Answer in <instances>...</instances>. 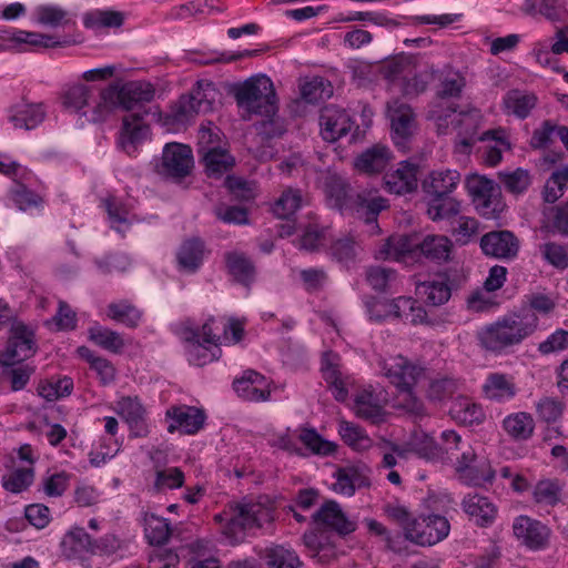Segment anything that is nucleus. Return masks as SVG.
I'll return each mask as SVG.
<instances>
[{
    "label": "nucleus",
    "instance_id": "nucleus-24",
    "mask_svg": "<svg viewBox=\"0 0 568 568\" xmlns=\"http://www.w3.org/2000/svg\"><path fill=\"white\" fill-rule=\"evenodd\" d=\"M47 114L42 102L31 103L21 101L10 108L9 120L14 128L32 130L43 122Z\"/></svg>",
    "mask_w": 568,
    "mask_h": 568
},
{
    "label": "nucleus",
    "instance_id": "nucleus-49",
    "mask_svg": "<svg viewBox=\"0 0 568 568\" xmlns=\"http://www.w3.org/2000/svg\"><path fill=\"white\" fill-rule=\"evenodd\" d=\"M338 434L346 445L356 450L367 449L372 445V440L365 430L353 423L346 420L339 422Z\"/></svg>",
    "mask_w": 568,
    "mask_h": 568
},
{
    "label": "nucleus",
    "instance_id": "nucleus-31",
    "mask_svg": "<svg viewBox=\"0 0 568 568\" xmlns=\"http://www.w3.org/2000/svg\"><path fill=\"white\" fill-rule=\"evenodd\" d=\"M483 392L488 399L504 403L516 396L517 388L511 377L500 373H491L483 385Z\"/></svg>",
    "mask_w": 568,
    "mask_h": 568
},
{
    "label": "nucleus",
    "instance_id": "nucleus-47",
    "mask_svg": "<svg viewBox=\"0 0 568 568\" xmlns=\"http://www.w3.org/2000/svg\"><path fill=\"white\" fill-rule=\"evenodd\" d=\"M438 70L433 67L427 68L419 73H416L413 78H403L400 84V91L405 97H416L426 91L428 84L436 80Z\"/></svg>",
    "mask_w": 568,
    "mask_h": 568
},
{
    "label": "nucleus",
    "instance_id": "nucleus-17",
    "mask_svg": "<svg viewBox=\"0 0 568 568\" xmlns=\"http://www.w3.org/2000/svg\"><path fill=\"white\" fill-rule=\"evenodd\" d=\"M312 518L316 524L323 525L343 537L354 532L357 528L356 521L348 519L335 500L325 501Z\"/></svg>",
    "mask_w": 568,
    "mask_h": 568
},
{
    "label": "nucleus",
    "instance_id": "nucleus-36",
    "mask_svg": "<svg viewBox=\"0 0 568 568\" xmlns=\"http://www.w3.org/2000/svg\"><path fill=\"white\" fill-rule=\"evenodd\" d=\"M414 298L399 296L392 301H375L368 307L371 320L376 322L384 321L389 316L400 317V313L405 310H412Z\"/></svg>",
    "mask_w": 568,
    "mask_h": 568
},
{
    "label": "nucleus",
    "instance_id": "nucleus-60",
    "mask_svg": "<svg viewBox=\"0 0 568 568\" xmlns=\"http://www.w3.org/2000/svg\"><path fill=\"white\" fill-rule=\"evenodd\" d=\"M329 255L336 262L348 267L356 260V247L354 240L348 236L335 240L329 246Z\"/></svg>",
    "mask_w": 568,
    "mask_h": 568
},
{
    "label": "nucleus",
    "instance_id": "nucleus-19",
    "mask_svg": "<svg viewBox=\"0 0 568 568\" xmlns=\"http://www.w3.org/2000/svg\"><path fill=\"white\" fill-rule=\"evenodd\" d=\"M150 126L145 123L142 113H131L123 118L118 144L126 154L135 152L149 135Z\"/></svg>",
    "mask_w": 568,
    "mask_h": 568
},
{
    "label": "nucleus",
    "instance_id": "nucleus-23",
    "mask_svg": "<svg viewBox=\"0 0 568 568\" xmlns=\"http://www.w3.org/2000/svg\"><path fill=\"white\" fill-rule=\"evenodd\" d=\"M418 245L419 242L413 235H393L382 244L377 256L383 260L406 261L417 255Z\"/></svg>",
    "mask_w": 568,
    "mask_h": 568
},
{
    "label": "nucleus",
    "instance_id": "nucleus-50",
    "mask_svg": "<svg viewBox=\"0 0 568 568\" xmlns=\"http://www.w3.org/2000/svg\"><path fill=\"white\" fill-rule=\"evenodd\" d=\"M108 316L128 327H136L142 313L130 302L121 301L108 305Z\"/></svg>",
    "mask_w": 568,
    "mask_h": 568
},
{
    "label": "nucleus",
    "instance_id": "nucleus-29",
    "mask_svg": "<svg viewBox=\"0 0 568 568\" xmlns=\"http://www.w3.org/2000/svg\"><path fill=\"white\" fill-rule=\"evenodd\" d=\"M338 356L333 352L324 353L322 357V375L328 388L332 390L334 398L337 402H345L348 397V390L346 384L342 378V374L338 369L337 361Z\"/></svg>",
    "mask_w": 568,
    "mask_h": 568
},
{
    "label": "nucleus",
    "instance_id": "nucleus-11",
    "mask_svg": "<svg viewBox=\"0 0 568 568\" xmlns=\"http://www.w3.org/2000/svg\"><path fill=\"white\" fill-rule=\"evenodd\" d=\"M11 335L7 347L0 356L2 366H12L32 357L37 352V342L33 329L23 323H16L11 327Z\"/></svg>",
    "mask_w": 568,
    "mask_h": 568
},
{
    "label": "nucleus",
    "instance_id": "nucleus-37",
    "mask_svg": "<svg viewBox=\"0 0 568 568\" xmlns=\"http://www.w3.org/2000/svg\"><path fill=\"white\" fill-rule=\"evenodd\" d=\"M503 427L511 438L516 440H527L532 436L535 422L530 414L519 412L505 417Z\"/></svg>",
    "mask_w": 568,
    "mask_h": 568
},
{
    "label": "nucleus",
    "instance_id": "nucleus-13",
    "mask_svg": "<svg viewBox=\"0 0 568 568\" xmlns=\"http://www.w3.org/2000/svg\"><path fill=\"white\" fill-rule=\"evenodd\" d=\"M109 99L118 98L120 108L131 111L154 99L155 88L145 81H129L122 85L112 84L106 93Z\"/></svg>",
    "mask_w": 568,
    "mask_h": 568
},
{
    "label": "nucleus",
    "instance_id": "nucleus-28",
    "mask_svg": "<svg viewBox=\"0 0 568 568\" xmlns=\"http://www.w3.org/2000/svg\"><path fill=\"white\" fill-rule=\"evenodd\" d=\"M390 160V150L385 145L375 144L355 159V168L366 174H377L386 169Z\"/></svg>",
    "mask_w": 568,
    "mask_h": 568
},
{
    "label": "nucleus",
    "instance_id": "nucleus-14",
    "mask_svg": "<svg viewBox=\"0 0 568 568\" xmlns=\"http://www.w3.org/2000/svg\"><path fill=\"white\" fill-rule=\"evenodd\" d=\"M513 531L523 545L532 550L546 548L550 537V529L545 524L528 516H518Z\"/></svg>",
    "mask_w": 568,
    "mask_h": 568
},
{
    "label": "nucleus",
    "instance_id": "nucleus-16",
    "mask_svg": "<svg viewBox=\"0 0 568 568\" xmlns=\"http://www.w3.org/2000/svg\"><path fill=\"white\" fill-rule=\"evenodd\" d=\"M480 248L487 256L510 260L517 256L519 241L510 231H491L481 236Z\"/></svg>",
    "mask_w": 568,
    "mask_h": 568
},
{
    "label": "nucleus",
    "instance_id": "nucleus-51",
    "mask_svg": "<svg viewBox=\"0 0 568 568\" xmlns=\"http://www.w3.org/2000/svg\"><path fill=\"white\" fill-rule=\"evenodd\" d=\"M92 93V88L85 84L71 85L62 95L63 106L69 111L78 113L89 104Z\"/></svg>",
    "mask_w": 568,
    "mask_h": 568
},
{
    "label": "nucleus",
    "instance_id": "nucleus-22",
    "mask_svg": "<svg viewBox=\"0 0 568 568\" xmlns=\"http://www.w3.org/2000/svg\"><path fill=\"white\" fill-rule=\"evenodd\" d=\"M417 171L416 164L402 161L396 170L384 175L386 190L397 195L415 191L417 189Z\"/></svg>",
    "mask_w": 568,
    "mask_h": 568
},
{
    "label": "nucleus",
    "instance_id": "nucleus-25",
    "mask_svg": "<svg viewBox=\"0 0 568 568\" xmlns=\"http://www.w3.org/2000/svg\"><path fill=\"white\" fill-rule=\"evenodd\" d=\"M460 182V173L456 170L432 171L423 181V191L429 197L450 195Z\"/></svg>",
    "mask_w": 568,
    "mask_h": 568
},
{
    "label": "nucleus",
    "instance_id": "nucleus-2",
    "mask_svg": "<svg viewBox=\"0 0 568 568\" xmlns=\"http://www.w3.org/2000/svg\"><path fill=\"white\" fill-rule=\"evenodd\" d=\"M211 87V81L199 80L189 93L171 103L166 112L158 111L159 122L169 131L185 129L200 112L211 110L212 102L206 94Z\"/></svg>",
    "mask_w": 568,
    "mask_h": 568
},
{
    "label": "nucleus",
    "instance_id": "nucleus-20",
    "mask_svg": "<svg viewBox=\"0 0 568 568\" xmlns=\"http://www.w3.org/2000/svg\"><path fill=\"white\" fill-rule=\"evenodd\" d=\"M352 125L351 116L345 110L329 105L321 111V135L327 142H335L345 136L351 131Z\"/></svg>",
    "mask_w": 568,
    "mask_h": 568
},
{
    "label": "nucleus",
    "instance_id": "nucleus-12",
    "mask_svg": "<svg viewBox=\"0 0 568 568\" xmlns=\"http://www.w3.org/2000/svg\"><path fill=\"white\" fill-rule=\"evenodd\" d=\"M387 115L390 121L394 143L399 149L405 150L416 130L413 109L407 103L394 99L387 103Z\"/></svg>",
    "mask_w": 568,
    "mask_h": 568
},
{
    "label": "nucleus",
    "instance_id": "nucleus-62",
    "mask_svg": "<svg viewBox=\"0 0 568 568\" xmlns=\"http://www.w3.org/2000/svg\"><path fill=\"white\" fill-rule=\"evenodd\" d=\"M37 20L43 26L57 28L71 22L69 12L57 6H40L37 9Z\"/></svg>",
    "mask_w": 568,
    "mask_h": 568
},
{
    "label": "nucleus",
    "instance_id": "nucleus-35",
    "mask_svg": "<svg viewBox=\"0 0 568 568\" xmlns=\"http://www.w3.org/2000/svg\"><path fill=\"white\" fill-rule=\"evenodd\" d=\"M453 248L452 241L445 235H426L419 242L418 253L426 258L442 263L449 260Z\"/></svg>",
    "mask_w": 568,
    "mask_h": 568
},
{
    "label": "nucleus",
    "instance_id": "nucleus-39",
    "mask_svg": "<svg viewBox=\"0 0 568 568\" xmlns=\"http://www.w3.org/2000/svg\"><path fill=\"white\" fill-rule=\"evenodd\" d=\"M211 125V121H206L200 125L196 142L199 161L204 165L205 173L209 178L213 175V131Z\"/></svg>",
    "mask_w": 568,
    "mask_h": 568
},
{
    "label": "nucleus",
    "instance_id": "nucleus-27",
    "mask_svg": "<svg viewBox=\"0 0 568 568\" xmlns=\"http://www.w3.org/2000/svg\"><path fill=\"white\" fill-rule=\"evenodd\" d=\"M464 511L479 527L490 526L497 516V507L485 496L467 495L463 499Z\"/></svg>",
    "mask_w": 568,
    "mask_h": 568
},
{
    "label": "nucleus",
    "instance_id": "nucleus-21",
    "mask_svg": "<svg viewBox=\"0 0 568 568\" xmlns=\"http://www.w3.org/2000/svg\"><path fill=\"white\" fill-rule=\"evenodd\" d=\"M166 417L171 419L168 426L169 433L180 430L184 434H195L204 424L203 412L194 406H173L166 410Z\"/></svg>",
    "mask_w": 568,
    "mask_h": 568
},
{
    "label": "nucleus",
    "instance_id": "nucleus-41",
    "mask_svg": "<svg viewBox=\"0 0 568 568\" xmlns=\"http://www.w3.org/2000/svg\"><path fill=\"white\" fill-rule=\"evenodd\" d=\"M561 493L559 479H540L534 487L532 498L536 504L554 507L561 500Z\"/></svg>",
    "mask_w": 568,
    "mask_h": 568
},
{
    "label": "nucleus",
    "instance_id": "nucleus-42",
    "mask_svg": "<svg viewBox=\"0 0 568 568\" xmlns=\"http://www.w3.org/2000/svg\"><path fill=\"white\" fill-rule=\"evenodd\" d=\"M420 287L426 296V302L433 306L445 304L452 296V287L447 274H440L437 280L425 282Z\"/></svg>",
    "mask_w": 568,
    "mask_h": 568
},
{
    "label": "nucleus",
    "instance_id": "nucleus-38",
    "mask_svg": "<svg viewBox=\"0 0 568 568\" xmlns=\"http://www.w3.org/2000/svg\"><path fill=\"white\" fill-rule=\"evenodd\" d=\"M304 204V196L300 189L286 187L274 202L272 211L282 220H290Z\"/></svg>",
    "mask_w": 568,
    "mask_h": 568
},
{
    "label": "nucleus",
    "instance_id": "nucleus-56",
    "mask_svg": "<svg viewBox=\"0 0 568 568\" xmlns=\"http://www.w3.org/2000/svg\"><path fill=\"white\" fill-rule=\"evenodd\" d=\"M123 20L121 12L97 10L84 14L83 24L89 29L119 28L123 24Z\"/></svg>",
    "mask_w": 568,
    "mask_h": 568
},
{
    "label": "nucleus",
    "instance_id": "nucleus-63",
    "mask_svg": "<svg viewBox=\"0 0 568 568\" xmlns=\"http://www.w3.org/2000/svg\"><path fill=\"white\" fill-rule=\"evenodd\" d=\"M547 217L549 232L568 237V199L551 206Z\"/></svg>",
    "mask_w": 568,
    "mask_h": 568
},
{
    "label": "nucleus",
    "instance_id": "nucleus-48",
    "mask_svg": "<svg viewBox=\"0 0 568 568\" xmlns=\"http://www.w3.org/2000/svg\"><path fill=\"white\" fill-rule=\"evenodd\" d=\"M333 94L331 83L322 77H315L301 85V98L307 103H318Z\"/></svg>",
    "mask_w": 568,
    "mask_h": 568
},
{
    "label": "nucleus",
    "instance_id": "nucleus-54",
    "mask_svg": "<svg viewBox=\"0 0 568 568\" xmlns=\"http://www.w3.org/2000/svg\"><path fill=\"white\" fill-rule=\"evenodd\" d=\"M498 179L506 191L515 195L523 194L531 184V178L528 170L521 168L511 172H498Z\"/></svg>",
    "mask_w": 568,
    "mask_h": 568
},
{
    "label": "nucleus",
    "instance_id": "nucleus-53",
    "mask_svg": "<svg viewBox=\"0 0 568 568\" xmlns=\"http://www.w3.org/2000/svg\"><path fill=\"white\" fill-rule=\"evenodd\" d=\"M245 318H237L234 316L227 317L223 323L222 334L215 336V347L220 345H235L240 343L245 336Z\"/></svg>",
    "mask_w": 568,
    "mask_h": 568
},
{
    "label": "nucleus",
    "instance_id": "nucleus-7",
    "mask_svg": "<svg viewBox=\"0 0 568 568\" xmlns=\"http://www.w3.org/2000/svg\"><path fill=\"white\" fill-rule=\"evenodd\" d=\"M193 168L194 156L191 146L179 142L166 143L155 163V172L173 182H182L191 175Z\"/></svg>",
    "mask_w": 568,
    "mask_h": 568
},
{
    "label": "nucleus",
    "instance_id": "nucleus-10",
    "mask_svg": "<svg viewBox=\"0 0 568 568\" xmlns=\"http://www.w3.org/2000/svg\"><path fill=\"white\" fill-rule=\"evenodd\" d=\"M450 531V524L445 516L437 514L416 517L410 529H407L406 540L420 546L430 547L444 540Z\"/></svg>",
    "mask_w": 568,
    "mask_h": 568
},
{
    "label": "nucleus",
    "instance_id": "nucleus-40",
    "mask_svg": "<svg viewBox=\"0 0 568 568\" xmlns=\"http://www.w3.org/2000/svg\"><path fill=\"white\" fill-rule=\"evenodd\" d=\"M568 190V164L557 168L545 183L542 190V200L546 203L554 204Z\"/></svg>",
    "mask_w": 568,
    "mask_h": 568
},
{
    "label": "nucleus",
    "instance_id": "nucleus-46",
    "mask_svg": "<svg viewBox=\"0 0 568 568\" xmlns=\"http://www.w3.org/2000/svg\"><path fill=\"white\" fill-rule=\"evenodd\" d=\"M264 558L270 568H298L302 566L297 554L281 545L265 549Z\"/></svg>",
    "mask_w": 568,
    "mask_h": 568
},
{
    "label": "nucleus",
    "instance_id": "nucleus-3",
    "mask_svg": "<svg viewBox=\"0 0 568 568\" xmlns=\"http://www.w3.org/2000/svg\"><path fill=\"white\" fill-rule=\"evenodd\" d=\"M535 326L519 315L504 316L484 326L477 334L480 345L495 354H501L508 348L520 344L531 335Z\"/></svg>",
    "mask_w": 568,
    "mask_h": 568
},
{
    "label": "nucleus",
    "instance_id": "nucleus-26",
    "mask_svg": "<svg viewBox=\"0 0 568 568\" xmlns=\"http://www.w3.org/2000/svg\"><path fill=\"white\" fill-rule=\"evenodd\" d=\"M205 256L204 243L199 237L185 240L176 252V263L180 272L193 274L202 265Z\"/></svg>",
    "mask_w": 568,
    "mask_h": 568
},
{
    "label": "nucleus",
    "instance_id": "nucleus-59",
    "mask_svg": "<svg viewBox=\"0 0 568 568\" xmlns=\"http://www.w3.org/2000/svg\"><path fill=\"white\" fill-rule=\"evenodd\" d=\"M73 390V381L71 377L63 376L51 379L39 386L38 393L47 400H55L58 398L69 396Z\"/></svg>",
    "mask_w": 568,
    "mask_h": 568
},
{
    "label": "nucleus",
    "instance_id": "nucleus-15",
    "mask_svg": "<svg viewBox=\"0 0 568 568\" xmlns=\"http://www.w3.org/2000/svg\"><path fill=\"white\" fill-rule=\"evenodd\" d=\"M233 388L243 400L260 403L271 397L270 382L261 373L246 369L242 376L234 379Z\"/></svg>",
    "mask_w": 568,
    "mask_h": 568
},
{
    "label": "nucleus",
    "instance_id": "nucleus-4",
    "mask_svg": "<svg viewBox=\"0 0 568 568\" xmlns=\"http://www.w3.org/2000/svg\"><path fill=\"white\" fill-rule=\"evenodd\" d=\"M383 371L384 375L399 392L398 407L415 417L425 416L424 403L413 392L419 376L423 374V369L409 363L406 358L398 356L390 359L389 363H385Z\"/></svg>",
    "mask_w": 568,
    "mask_h": 568
},
{
    "label": "nucleus",
    "instance_id": "nucleus-44",
    "mask_svg": "<svg viewBox=\"0 0 568 568\" xmlns=\"http://www.w3.org/2000/svg\"><path fill=\"white\" fill-rule=\"evenodd\" d=\"M89 338L95 345L112 353H120L124 347L121 335L108 327L95 324L88 329Z\"/></svg>",
    "mask_w": 568,
    "mask_h": 568
},
{
    "label": "nucleus",
    "instance_id": "nucleus-55",
    "mask_svg": "<svg viewBox=\"0 0 568 568\" xmlns=\"http://www.w3.org/2000/svg\"><path fill=\"white\" fill-rule=\"evenodd\" d=\"M298 438L316 455L328 456L337 448L335 443L324 439L314 428H302Z\"/></svg>",
    "mask_w": 568,
    "mask_h": 568
},
{
    "label": "nucleus",
    "instance_id": "nucleus-1",
    "mask_svg": "<svg viewBox=\"0 0 568 568\" xmlns=\"http://www.w3.org/2000/svg\"><path fill=\"white\" fill-rule=\"evenodd\" d=\"M272 519L271 510L258 503L230 504L215 515V524L220 525L221 541L232 546L244 540L246 530L261 528Z\"/></svg>",
    "mask_w": 568,
    "mask_h": 568
},
{
    "label": "nucleus",
    "instance_id": "nucleus-6",
    "mask_svg": "<svg viewBox=\"0 0 568 568\" xmlns=\"http://www.w3.org/2000/svg\"><path fill=\"white\" fill-rule=\"evenodd\" d=\"M120 547V540L113 534L93 539L84 528L74 527L60 542L62 556L68 560H84L91 556L112 555Z\"/></svg>",
    "mask_w": 568,
    "mask_h": 568
},
{
    "label": "nucleus",
    "instance_id": "nucleus-61",
    "mask_svg": "<svg viewBox=\"0 0 568 568\" xmlns=\"http://www.w3.org/2000/svg\"><path fill=\"white\" fill-rule=\"evenodd\" d=\"M387 207V201L381 196L365 197L357 195V214L364 219L366 223L377 221L378 214Z\"/></svg>",
    "mask_w": 568,
    "mask_h": 568
},
{
    "label": "nucleus",
    "instance_id": "nucleus-8",
    "mask_svg": "<svg viewBox=\"0 0 568 568\" xmlns=\"http://www.w3.org/2000/svg\"><path fill=\"white\" fill-rule=\"evenodd\" d=\"M466 187L471 196L477 213L487 219H498L505 204L501 197L500 186L493 180L480 175L469 176Z\"/></svg>",
    "mask_w": 568,
    "mask_h": 568
},
{
    "label": "nucleus",
    "instance_id": "nucleus-33",
    "mask_svg": "<svg viewBox=\"0 0 568 568\" xmlns=\"http://www.w3.org/2000/svg\"><path fill=\"white\" fill-rule=\"evenodd\" d=\"M537 101L535 93L518 89L509 90L503 100L506 112L521 120L530 114Z\"/></svg>",
    "mask_w": 568,
    "mask_h": 568
},
{
    "label": "nucleus",
    "instance_id": "nucleus-18",
    "mask_svg": "<svg viewBox=\"0 0 568 568\" xmlns=\"http://www.w3.org/2000/svg\"><path fill=\"white\" fill-rule=\"evenodd\" d=\"M369 473V468L364 464L339 467L334 473L336 481L333 484V490L351 497L357 488L371 485Z\"/></svg>",
    "mask_w": 568,
    "mask_h": 568
},
{
    "label": "nucleus",
    "instance_id": "nucleus-57",
    "mask_svg": "<svg viewBox=\"0 0 568 568\" xmlns=\"http://www.w3.org/2000/svg\"><path fill=\"white\" fill-rule=\"evenodd\" d=\"M326 227L321 226L316 219H312L303 229L300 247L310 252L316 251L324 244Z\"/></svg>",
    "mask_w": 568,
    "mask_h": 568
},
{
    "label": "nucleus",
    "instance_id": "nucleus-64",
    "mask_svg": "<svg viewBox=\"0 0 568 568\" xmlns=\"http://www.w3.org/2000/svg\"><path fill=\"white\" fill-rule=\"evenodd\" d=\"M171 535L170 524L166 519L152 515L146 519L145 536L152 545L165 544Z\"/></svg>",
    "mask_w": 568,
    "mask_h": 568
},
{
    "label": "nucleus",
    "instance_id": "nucleus-52",
    "mask_svg": "<svg viewBox=\"0 0 568 568\" xmlns=\"http://www.w3.org/2000/svg\"><path fill=\"white\" fill-rule=\"evenodd\" d=\"M460 203L449 196L430 197L428 201L427 214L433 221L444 220L459 213Z\"/></svg>",
    "mask_w": 568,
    "mask_h": 568
},
{
    "label": "nucleus",
    "instance_id": "nucleus-34",
    "mask_svg": "<svg viewBox=\"0 0 568 568\" xmlns=\"http://www.w3.org/2000/svg\"><path fill=\"white\" fill-rule=\"evenodd\" d=\"M8 42L12 43L14 50L17 51H26L27 48L23 45L30 47V49L36 50L39 48H55L61 47L65 42L54 41L53 37L43 34L40 32L17 30L8 38Z\"/></svg>",
    "mask_w": 568,
    "mask_h": 568
},
{
    "label": "nucleus",
    "instance_id": "nucleus-9",
    "mask_svg": "<svg viewBox=\"0 0 568 568\" xmlns=\"http://www.w3.org/2000/svg\"><path fill=\"white\" fill-rule=\"evenodd\" d=\"M172 331L186 343L187 358L191 364L203 366L212 361L213 329L210 322L204 323L201 331L193 328L189 321L172 325Z\"/></svg>",
    "mask_w": 568,
    "mask_h": 568
},
{
    "label": "nucleus",
    "instance_id": "nucleus-58",
    "mask_svg": "<svg viewBox=\"0 0 568 568\" xmlns=\"http://www.w3.org/2000/svg\"><path fill=\"white\" fill-rule=\"evenodd\" d=\"M222 186L226 189L229 195L237 201H250L255 196L252 183L242 176L226 174L223 178Z\"/></svg>",
    "mask_w": 568,
    "mask_h": 568
},
{
    "label": "nucleus",
    "instance_id": "nucleus-30",
    "mask_svg": "<svg viewBox=\"0 0 568 568\" xmlns=\"http://www.w3.org/2000/svg\"><path fill=\"white\" fill-rule=\"evenodd\" d=\"M450 417L465 426L479 425L485 420V413L480 405L466 396H458L449 408Z\"/></svg>",
    "mask_w": 568,
    "mask_h": 568
},
{
    "label": "nucleus",
    "instance_id": "nucleus-5",
    "mask_svg": "<svg viewBox=\"0 0 568 568\" xmlns=\"http://www.w3.org/2000/svg\"><path fill=\"white\" fill-rule=\"evenodd\" d=\"M237 105L248 114L272 115L278 112V99L272 80L264 74L253 75L234 91Z\"/></svg>",
    "mask_w": 568,
    "mask_h": 568
},
{
    "label": "nucleus",
    "instance_id": "nucleus-32",
    "mask_svg": "<svg viewBox=\"0 0 568 568\" xmlns=\"http://www.w3.org/2000/svg\"><path fill=\"white\" fill-rule=\"evenodd\" d=\"M224 257L229 273L237 283L248 287L255 280L254 263L244 253L240 252H227Z\"/></svg>",
    "mask_w": 568,
    "mask_h": 568
},
{
    "label": "nucleus",
    "instance_id": "nucleus-45",
    "mask_svg": "<svg viewBox=\"0 0 568 568\" xmlns=\"http://www.w3.org/2000/svg\"><path fill=\"white\" fill-rule=\"evenodd\" d=\"M495 475V470L490 466V463L487 459H483L476 464L474 463L458 477L467 485L484 487L493 483Z\"/></svg>",
    "mask_w": 568,
    "mask_h": 568
},
{
    "label": "nucleus",
    "instance_id": "nucleus-43",
    "mask_svg": "<svg viewBox=\"0 0 568 568\" xmlns=\"http://www.w3.org/2000/svg\"><path fill=\"white\" fill-rule=\"evenodd\" d=\"M354 410L363 419L378 423L383 420V408L372 392L363 390L354 400Z\"/></svg>",
    "mask_w": 568,
    "mask_h": 568
}]
</instances>
